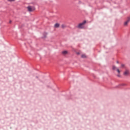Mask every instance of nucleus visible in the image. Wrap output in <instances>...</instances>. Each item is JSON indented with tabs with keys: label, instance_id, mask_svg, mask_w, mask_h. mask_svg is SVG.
<instances>
[{
	"label": "nucleus",
	"instance_id": "1",
	"mask_svg": "<svg viewBox=\"0 0 130 130\" xmlns=\"http://www.w3.org/2000/svg\"><path fill=\"white\" fill-rule=\"evenodd\" d=\"M86 24V21H84L83 22L80 23L78 25V28L79 29H83L84 28V25Z\"/></svg>",
	"mask_w": 130,
	"mask_h": 130
},
{
	"label": "nucleus",
	"instance_id": "2",
	"mask_svg": "<svg viewBox=\"0 0 130 130\" xmlns=\"http://www.w3.org/2000/svg\"><path fill=\"white\" fill-rule=\"evenodd\" d=\"M27 11L28 12H34V11H35V7L33 6H28L27 7Z\"/></svg>",
	"mask_w": 130,
	"mask_h": 130
},
{
	"label": "nucleus",
	"instance_id": "3",
	"mask_svg": "<svg viewBox=\"0 0 130 130\" xmlns=\"http://www.w3.org/2000/svg\"><path fill=\"white\" fill-rule=\"evenodd\" d=\"M129 21H130V17H128L127 21H126L124 23V26H127V24H128V23L129 22Z\"/></svg>",
	"mask_w": 130,
	"mask_h": 130
},
{
	"label": "nucleus",
	"instance_id": "4",
	"mask_svg": "<svg viewBox=\"0 0 130 130\" xmlns=\"http://www.w3.org/2000/svg\"><path fill=\"white\" fill-rule=\"evenodd\" d=\"M129 75V72L128 70H126L125 72H124V75L128 76Z\"/></svg>",
	"mask_w": 130,
	"mask_h": 130
},
{
	"label": "nucleus",
	"instance_id": "5",
	"mask_svg": "<svg viewBox=\"0 0 130 130\" xmlns=\"http://www.w3.org/2000/svg\"><path fill=\"white\" fill-rule=\"evenodd\" d=\"M55 28H58L59 27V23H56L54 25Z\"/></svg>",
	"mask_w": 130,
	"mask_h": 130
},
{
	"label": "nucleus",
	"instance_id": "6",
	"mask_svg": "<svg viewBox=\"0 0 130 130\" xmlns=\"http://www.w3.org/2000/svg\"><path fill=\"white\" fill-rule=\"evenodd\" d=\"M81 57L82 58H86L87 57V56L86 55V54H83L81 55Z\"/></svg>",
	"mask_w": 130,
	"mask_h": 130
},
{
	"label": "nucleus",
	"instance_id": "7",
	"mask_svg": "<svg viewBox=\"0 0 130 130\" xmlns=\"http://www.w3.org/2000/svg\"><path fill=\"white\" fill-rule=\"evenodd\" d=\"M62 54L64 55H66V54H68V51H63L62 52Z\"/></svg>",
	"mask_w": 130,
	"mask_h": 130
},
{
	"label": "nucleus",
	"instance_id": "8",
	"mask_svg": "<svg viewBox=\"0 0 130 130\" xmlns=\"http://www.w3.org/2000/svg\"><path fill=\"white\" fill-rule=\"evenodd\" d=\"M61 28H62V29H64V28L67 27V26L65 24H62L61 25Z\"/></svg>",
	"mask_w": 130,
	"mask_h": 130
},
{
	"label": "nucleus",
	"instance_id": "9",
	"mask_svg": "<svg viewBox=\"0 0 130 130\" xmlns=\"http://www.w3.org/2000/svg\"><path fill=\"white\" fill-rule=\"evenodd\" d=\"M117 72L118 74H120V71L119 70V69H117Z\"/></svg>",
	"mask_w": 130,
	"mask_h": 130
},
{
	"label": "nucleus",
	"instance_id": "10",
	"mask_svg": "<svg viewBox=\"0 0 130 130\" xmlns=\"http://www.w3.org/2000/svg\"><path fill=\"white\" fill-rule=\"evenodd\" d=\"M113 70H114V71L116 70V67L115 66H113Z\"/></svg>",
	"mask_w": 130,
	"mask_h": 130
},
{
	"label": "nucleus",
	"instance_id": "11",
	"mask_svg": "<svg viewBox=\"0 0 130 130\" xmlns=\"http://www.w3.org/2000/svg\"><path fill=\"white\" fill-rule=\"evenodd\" d=\"M9 2H14L15 0H8Z\"/></svg>",
	"mask_w": 130,
	"mask_h": 130
},
{
	"label": "nucleus",
	"instance_id": "12",
	"mask_svg": "<svg viewBox=\"0 0 130 130\" xmlns=\"http://www.w3.org/2000/svg\"><path fill=\"white\" fill-rule=\"evenodd\" d=\"M123 67H124V64H121V68H123Z\"/></svg>",
	"mask_w": 130,
	"mask_h": 130
},
{
	"label": "nucleus",
	"instance_id": "13",
	"mask_svg": "<svg viewBox=\"0 0 130 130\" xmlns=\"http://www.w3.org/2000/svg\"><path fill=\"white\" fill-rule=\"evenodd\" d=\"M9 23L11 24V23H12V20H10V21H9Z\"/></svg>",
	"mask_w": 130,
	"mask_h": 130
},
{
	"label": "nucleus",
	"instance_id": "14",
	"mask_svg": "<svg viewBox=\"0 0 130 130\" xmlns=\"http://www.w3.org/2000/svg\"><path fill=\"white\" fill-rule=\"evenodd\" d=\"M117 76H118V77H120L119 75H118Z\"/></svg>",
	"mask_w": 130,
	"mask_h": 130
},
{
	"label": "nucleus",
	"instance_id": "15",
	"mask_svg": "<svg viewBox=\"0 0 130 130\" xmlns=\"http://www.w3.org/2000/svg\"><path fill=\"white\" fill-rule=\"evenodd\" d=\"M77 54H80V53H77Z\"/></svg>",
	"mask_w": 130,
	"mask_h": 130
},
{
	"label": "nucleus",
	"instance_id": "16",
	"mask_svg": "<svg viewBox=\"0 0 130 130\" xmlns=\"http://www.w3.org/2000/svg\"><path fill=\"white\" fill-rule=\"evenodd\" d=\"M117 63H118V61H117Z\"/></svg>",
	"mask_w": 130,
	"mask_h": 130
},
{
	"label": "nucleus",
	"instance_id": "17",
	"mask_svg": "<svg viewBox=\"0 0 130 130\" xmlns=\"http://www.w3.org/2000/svg\"><path fill=\"white\" fill-rule=\"evenodd\" d=\"M44 37H46V36H45Z\"/></svg>",
	"mask_w": 130,
	"mask_h": 130
}]
</instances>
